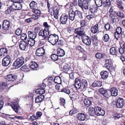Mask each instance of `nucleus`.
Returning a JSON list of instances; mask_svg holds the SVG:
<instances>
[{
	"label": "nucleus",
	"mask_w": 125,
	"mask_h": 125,
	"mask_svg": "<svg viewBox=\"0 0 125 125\" xmlns=\"http://www.w3.org/2000/svg\"><path fill=\"white\" fill-rule=\"evenodd\" d=\"M10 105L11 106L12 109L16 113H18L19 111L21 109V108L18 104V102L16 101H14Z\"/></svg>",
	"instance_id": "obj_4"
},
{
	"label": "nucleus",
	"mask_w": 125,
	"mask_h": 125,
	"mask_svg": "<svg viewBox=\"0 0 125 125\" xmlns=\"http://www.w3.org/2000/svg\"><path fill=\"white\" fill-rule=\"evenodd\" d=\"M100 75L102 79H106L108 76V73L107 71H103L101 72Z\"/></svg>",
	"instance_id": "obj_27"
},
{
	"label": "nucleus",
	"mask_w": 125,
	"mask_h": 125,
	"mask_svg": "<svg viewBox=\"0 0 125 125\" xmlns=\"http://www.w3.org/2000/svg\"><path fill=\"white\" fill-rule=\"evenodd\" d=\"M11 60L10 56L8 55L4 58L2 60V64L4 67H6L10 65Z\"/></svg>",
	"instance_id": "obj_5"
},
{
	"label": "nucleus",
	"mask_w": 125,
	"mask_h": 125,
	"mask_svg": "<svg viewBox=\"0 0 125 125\" xmlns=\"http://www.w3.org/2000/svg\"><path fill=\"white\" fill-rule=\"evenodd\" d=\"M58 56L55 54H53L51 56V59L53 60L57 61L58 60Z\"/></svg>",
	"instance_id": "obj_45"
},
{
	"label": "nucleus",
	"mask_w": 125,
	"mask_h": 125,
	"mask_svg": "<svg viewBox=\"0 0 125 125\" xmlns=\"http://www.w3.org/2000/svg\"><path fill=\"white\" fill-rule=\"evenodd\" d=\"M16 7L15 10H20L21 9L22 6L20 3H17Z\"/></svg>",
	"instance_id": "obj_48"
},
{
	"label": "nucleus",
	"mask_w": 125,
	"mask_h": 125,
	"mask_svg": "<svg viewBox=\"0 0 125 125\" xmlns=\"http://www.w3.org/2000/svg\"><path fill=\"white\" fill-rule=\"evenodd\" d=\"M58 8L56 5H54L51 7L49 10V12L50 14L54 15V17L57 19L58 18Z\"/></svg>",
	"instance_id": "obj_3"
},
{
	"label": "nucleus",
	"mask_w": 125,
	"mask_h": 125,
	"mask_svg": "<svg viewBox=\"0 0 125 125\" xmlns=\"http://www.w3.org/2000/svg\"><path fill=\"white\" fill-rule=\"evenodd\" d=\"M42 115V113L41 112H38L36 113V115L38 117H40Z\"/></svg>",
	"instance_id": "obj_63"
},
{
	"label": "nucleus",
	"mask_w": 125,
	"mask_h": 125,
	"mask_svg": "<svg viewBox=\"0 0 125 125\" xmlns=\"http://www.w3.org/2000/svg\"><path fill=\"white\" fill-rule=\"evenodd\" d=\"M75 18L78 20L81 19L83 18L82 13L80 10H77L74 11Z\"/></svg>",
	"instance_id": "obj_15"
},
{
	"label": "nucleus",
	"mask_w": 125,
	"mask_h": 125,
	"mask_svg": "<svg viewBox=\"0 0 125 125\" xmlns=\"http://www.w3.org/2000/svg\"><path fill=\"white\" fill-rule=\"evenodd\" d=\"M110 91L111 95L113 96H116L118 94V90L115 88L112 87L111 88Z\"/></svg>",
	"instance_id": "obj_24"
},
{
	"label": "nucleus",
	"mask_w": 125,
	"mask_h": 125,
	"mask_svg": "<svg viewBox=\"0 0 125 125\" xmlns=\"http://www.w3.org/2000/svg\"><path fill=\"white\" fill-rule=\"evenodd\" d=\"M33 14H35L37 16H40L41 13V11L39 10L36 9H33L32 10Z\"/></svg>",
	"instance_id": "obj_43"
},
{
	"label": "nucleus",
	"mask_w": 125,
	"mask_h": 125,
	"mask_svg": "<svg viewBox=\"0 0 125 125\" xmlns=\"http://www.w3.org/2000/svg\"><path fill=\"white\" fill-rule=\"evenodd\" d=\"M83 42L86 45H89L91 44V40L88 36L84 32L82 38Z\"/></svg>",
	"instance_id": "obj_7"
},
{
	"label": "nucleus",
	"mask_w": 125,
	"mask_h": 125,
	"mask_svg": "<svg viewBox=\"0 0 125 125\" xmlns=\"http://www.w3.org/2000/svg\"><path fill=\"white\" fill-rule=\"evenodd\" d=\"M95 2L97 7H101L103 5L102 0H94Z\"/></svg>",
	"instance_id": "obj_42"
},
{
	"label": "nucleus",
	"mask_w": 125,
	"mask_h": 125,
	"mask_svg": "<svg viewBox=\"0 0 125 125\" xmlns=\"http://www.w3.org/2000/svg\"><path fill=\"white\" fill-rule=\"evenodd\" d=\"M88 112L89 115L91 116H93L95 114L94 109L92 107L89 108Z\"/></svg>",
	"instance_id": "obj_37"
},
{
	"label": "nucleus",
	"mask_w": 125,
	"mask_h": 125,
	"mask_svg": "<svg viewBox=\"0 0 125 125\" xmlns=\"http://www.w3.org/2000/svg\"><path fill=\"white\" fill-rule=\"evenodd\" d=\"M91 0H83V3L87 4V5L88 7L90 4V2Z\"/></svg>",
	"instance_id": "obj_59"
},
{
	"label": "nucleus",
	"mask_w": 125,
	"mask_h": 125,
	"mask_svg": "<svg viewBox=\"0 0 125 125\" xmlns=\"http://www.w3.org/2000/svg\"><path fill=\"white\" fill-rule=\"evenodd\" d=\"M99 91L100 93L104 97L107 98L110 96L109 92L104 90L103 88H100L99 89Z\"/></svg>",
	"instance_id": "obj_11"
},
{
	"label": "nucleus",
	"mask_w": 125,
	"mask_h": 125,
	"mask_svg": "<svg viewBox=\"0 0 125 125\" xmlns=\"http://www.w3.org/2000/svg\"><path fill=\"white\" fill-rule=\"evenodd\" d=\"M111 4V2L110 0H105L104 2L103 5L104 7L107 5H110Z\"/></svg>",
	"instance_id": "obj_46"
},
{
	"label": "nucleus",
	"mask_w": 125,
	"mask_h": 125,
	"mask_svg": "<svg viewBox=\"0 0 125 125\" xmlns=\"http://www.w3.org/2000/svg\"><path fill=\"white\" fill-rule=\"evenodd\" d=\"M103 39L104 41L105 42H109L110 40L109 36L107 34H104L103 36Z\"/></svg>",
	"instance_id": "obj_44"
},
{
	"label": "nucleus",
	"mask_w": 125,
	"mask_h": 125,
	"mask_svg": "<svg viewBox=\"0 0 125 125\" xmlns=\"http://www.w3.org/2000/svg\"><path fill=\"white\" fill-rule=\"evenodd\" d=\"M5 78L7 81H13L17 78V76L16 75L10 74L6 76Z\"/></svg>",
	"instance_id": "obj_10"
},
{
	"label": "nucleus",
	"mask_w": 125,
	"mask_h": 125,
	"mask_svg": "<svg viewBox=\"0 0 125 125\" xmlns=\"http://www.w3.org/2000/svg\"><path fill=\"white\" fill-rule=\"evenodd\" d=\"M7 86V83L5 82H2L0 84V88H3V87H6Z\"/></svg>",
	"instance_id": "obj_56"
},
{
	"label": "nucleus",
	"mask_w": 125,
	"mask_h": 125,
	"mask_svg": "<svg viewBox=\"0 0 125 125\" xmlns=\"http://www.w3.org/2000/svg\"><path fill=\"white\" fill-rule=\"evenodd\" d=\"M17 4L16 3L12 2L11 5L10 6V8H12V9L15 10Z\"/></svg>",
	"instance_id": "obj_58"
},
{
	"label": "nucleus",
	"mask_w": 125,
	"mask_h": 125,
	"mask_svg": "<svg viewBox=\"0 0 125 125\" xmlns=\"http://www.w3.org/2000/svg\"><path fill=\"white\" fill-rule=\"evenodd\" d=\"M80 25L81 26L80 27H78L76 29H79V30L84 31V28L85 25V21L84 20H82L80 21Z\"/></svg>",
	"instance_id": "obj_28"
},
{
	"label": "nucleus",
	"mask_w": 125,
	"mask_h": 125,
	"mask_svg": "<svg viewBox=\"0 0 125 125\" xmlns=\"http://www.w3.org/2000/svg\"><path fill=\"white\" fill-rule=\"evenodd\" d=\"M121 28L120 27L117 28L116 29V31L115 32V39L117 40L120 37L121 33Z\"/></svg>",
	"instance_id": "obj_16"
},
{
	"label": "nucleus",
	"mask_w": 125,
	"mask_h": 125,
	"mask_svg": "<svg viewBox=\"0 0 125 125\" xmlns=\"http://www.w3.org/2000/svg\"><path fill=\"white\" fill-rule=\"evenodd\" d=\"M114 12L118 16L121 18H124L125 17V15L121 11H115Z\"/></svg>",
	"instance_id": "obj_39"
},
{
	"label": "nucleus",
	"mask_w": 125,
	"mask_h": 125,
	"mask_svg": "<svg viewBox=\"0 0 125 125\" xmlns=\"http://www.w3.org/2000/svg\"><path fill=\"white\" fill-rule=\"evenodd\" d=\"M74 86L76 89H82L81 81L79 79L76 78L75 80Z\"/></svg>",
	"instance_id": "obj_12"
},
{
	"label": "nucleus",
	"mask_w": 125,
	"mask_h": 125,
	"mask_svg": "<svg viewBox=\"0 0 125 125\" xmlns=\"http://www.w3.org/2000/svg\"><path fill=\"white\" fill-rule=\"evenodd\" d=\"M12 2L16 3H21L22 2V0H11Z\"/></svg>",
	"instance_id": "obj_62"
},
{
	"label": "nucleus",
	"mask_w": 125,
	"mask_h": 125,
	"mask_svg": "<svg viewBox=\"0 0 125 125\" xmlns=\"http://www.w3.org/2000/svg\"><path fill=\"white\" fill-rule=\"evenodd\" d=\"M48 40L53 45H55L57 43L58 40V36L56 34H51L49 36Z\"/></svg>",
	"instance_id": "obj_1"
},
{
	"label": "nucleus",
	"mask_w": 125,
	"mask_h": 125,
	"mask_svg": "<svg viewBox=\"0 0 125 125\" xmlns=\"http://www.w3.org/2000/svg\"><path fill=\"white\" fill-rule=\"evenodd\" d=\"M69 18L70 20L73 21L74 20L75 16L74 14V12L72 9H70L69 12Z\"/></svg>",
	"instance_id": "obj_25"
},
{
	"label": "nucleus",
	"mask_w": 125,
	"mask_h": 125,
	"mask_svg": "<svg viewBox=\"0 0 125 125\" xmlns=\"http://www.w3.org/2000/svg\"><path fill=\"white\" fill-rule=\"evenodd\" d=\"M2 27L3 30L6 31L8 30L10 27L9 21L7 20H4L3 23Z\"/></svg>",
	"instance_id": "obj_13"
},
{
	"label": "nucleus",
	"mask_w": 125,
	"mask_h": 125,
	"mask_svg": "<svg viewBox=\"0 0 125 125\" xmlns=\"http://www.w3.org/2000/svg\"><path fill=\"white\" fill-rule=\"evenodd\" d=\"M57 53L59 57L63 56L65 54L64 50L60 48L57 49Z\"/></svg>",
	"instance_id": "obj_32"
},
{
	"label": "nucleus",
	"mask_w": 125,
	"mask_h": 125,
	"mask_svg": "<svg viewBox=\"0 0 125 125\" xmlns=\"http://www.w3.org/2000/svg\"><path fill=\"white\" fill-rule=\"evenodd\" d=\"M22 32V30L21 29H18L16 30L15 33L16 35L19 36L21 34Z\"/></svg>",
	"instance_id": "obj_55"
},
{
	"label": "nucleus",
	"mask_w": 125,
	"mask_h": 125,
	"mask_svg": "<svg viewBox=\"0 0 125 125\" xmlns=\"http://www.w3.org/2000/svg\"><path fill=\"white\" fill-rule=\"evenodd\" d=\"M83 0L82 3L81 0H78V5L83 9L84 8L86 10L88 9V8L87 5V4H83Z\"/></svg>",
	"instance_id": "obj_23"
},
{
	"label": "nucleus",
	"mask_w": 125,
	"mask_h": 125,
	"mask_svg": "<svg viewBox=\"0 0 125 125\" xmlns=\"http://www.w3.org/2000/svg\"><path fill=\"white\" fill-rule=\"evenodd\" d=\"M45 92V90L43 89L39 88L35 91V93L37 94L42 95Z\"/></svg>",
	"instance_id": "obj_36"
},
{
	"label": "nucleus",
	"mask_w": 125,
	"mask_h": 125,
	"mask_svg": "<svg viewBox=\"0 0 125 125\" xmlns=\"http://www.w3.org/2000/svg\"><path fill=\"white\" fill-rule=\"evenodd\" d=\"M44 97V96L43 95H41L38 96L35 98V103H38L41 102L43 99Z\"/></svg>",
	"instance_id": "obj_29"
},
{
	"label": "nucleus",
	"mask_w": 125,
	"mask_h": 125,
	"mask_svg": "<svg viewBox=\"0 0 125 125\" xmlns=\"http://www.w3.org/2000/svg\"><path fill=\"white\" fill-rule=\"evenodd\" d=\"M102 85V82L101 81H94L92 84V86L93 87H100Z\"/></svg>",
	"instance_id": "obj_31"
},
{
	"label": "nucleus",
	"mask_w": 125,
	"mask_h": 125,
	"mask_svg": "<svg viewBox=\"0 0 125 125\" xmlns=\"http://www.w3.org/2000/svg\"><path fill=\"white\" fill-rule=\"evenodd\" d=\"M68 19V16L66 14H62L60 18V21L62 24H65L66 23Z\"/></svg>",
	"instance_id": "obj_8"
},
{
	"label": "nucleus",
	"mask_w": 125,
	"mask_h": 125,
	"mask_svg": "<svg viewBox=\"0 0 125 125\" xmlns=\"http://www.w3.org/2000/svg\"><path fill=\"white\" fill-rule=\"evenodd\" d=\"M65 103V99H64L63 98H60V104L62 106L64 105Z\"/></svg>",
	"instance_id": "obj_53"
},
{
	"label": "nucleus",
	"mask_w": 125,
	"mask_h": 125,
	"mask_svg": "<svg viewBox=\"0 0 125 125\" xmlns=\"http://www.w3.org/2000/svg\"><path fill=\"white\" fill-rule=\"evenodd\" d=\"M125 103L124 100L122 98H119L116 102V106L118 108H122Z\"/></svg>",
	"instance_id": "obj_9"
},
{
	"label": "nucleus",
	"mask_w": 125,
	"mask_h": 125,
	"mask_svg": "<svg viewBox=\"0 0 125 125\" xmlns=\"http://www.w3.org/2000/svg\"><path fill=\"white\" fill-rule=\"evenodd\" d=\"M97 6L94 5H92L90 7L89 10L91 13H94L97 12Z\"/></svg>",
	"instance_id": "obj_26"
},
{
	"label": "nucleus",
	"mask_w": 125,
	"mask_h": 125,
	"mask_svg": "<svg viewBox=\"0 0 125 125\" xmlns=\"http://www.w3.org/2000/svg\"><path fill=\"white\" fill-rule=\"evenodd\" d=\"M37 7V3L34 1H32V9H36Z\"/></svg>",
	"instance_id": "obj_49"
},
{
	"label": "nucleus",
	"mask_w": 125,
	"mask_h": 125,
	"mask_svg": "<svg viewBox=\"0 0 125 125\" xmlns=\"http://www.w3.org/2000/svg\"><path fill=\"white\" fill-rule=\"evenodd\" d=\"M61 91L62 92H63L68 95H69L70 93V90L68 89H64L62 90Z\"/></svg>",
	"instance_id": "obj_54"
},
{
	"label": "nucleus",
	"mask_w": 125,
	"mask_h": 125,
	"mask_svg": "<svg viewBox=\"0 0 125 125\" xmlns=\"http://www.w3.org/2000/svg\"><path fill=\"white\" fill-rule=\"evenodd\" d=\"M70 66L67 64L64 65L63 66V71L66 73H68L70 71Z\"/></svg>",
	"instance_id": "obj_40"
},
{
	"label": "nucleus",
	"mask_w": 125,
	"mask_h": 125,
	"mask_svg": "<svg viewBox=\"0 0 125 125\" xmlns=\"http://www.w3.org/2000/svg\"><path fill=\"white\" fill-rule=\"evenodd\" d=\"M77 117L79 120L84 121L86 118V115L82 113H79Z\"/></svg>",
	"instance_id": "obj_20"
},
{
	"label": "nucleus",
	"mask_w": 125,
	"mask_h": 125,
	"mask_svg": "<svg viewBox=\"0 0 125 125\" xmlns=\"http://www.w3.org/2000/svg\"><path fill=\"white\" fill-rule=\"evenodd\" d=\"M84 102L85 106L87 107L90 106L92 104L91 101L88 98L85 99L84 101Z\"/></svg>",
	"instance_id": "obj_30"
},
{
	"label": "nucleus",
	"mask_w": 125,
	"mask_h": 125,
	"mask_svg": "<svg viewBox=\"0 0 125 125\" xmlns=\"http://www.w3.org/2000/svg\"><path fill=\"white\" fill-rule=\"evenodd\" d=\"M77 112V111L75 109H73L70 111L69 114L70 115H72L76 113Z\"/></svg>",
	"instance_id": "obj_51"
},
{
	"label": "nucleus",
	"mask_w": 125,
	"mask_h": 125,
	"mask_svg": "<svg viewBox=\"0 0 125 125\" xmlns=\"http://www.w3.org/2000/svg\"><path fill=\"white\" fill-rule=\"evenodd\" d=\"M11 40L12 42L14 43H16L18 41V38L15 36H13L12 37Z\"/></svg>",
	"instance_id": "obj_47"
},
{
	"label": "nucleus",
	"mask_w": 125,
	"mask_h": 125,
	"mask_svg": "<svg viewBox=\"0 0 125 125\" xmlns=\"http://www.w3.org/2000/svg\"><path fill=\"white\" fill-rule=\"evenodd\" d=\"M38 65L36 62L32 61V70H37L38 69Z\"/></svg>",
	"instance_id": "obj_35"
},
{
	"label": "nucleus",
	"mask_w": 125,
	"mask_h": 125,
	"mask_svg": "<svg viewBox=\"0 0 125 125\" xmlns=\"http://www.w3.org/2000/svg\"><path fill=\"white\" fill-rule=\"evenodd\" d=\"M44 53V50L43 47L37 49L35 52L36 55L39 56H43Z\"/></svg>",
	"instance_id": "obj_14"
},
{
	"label": "nucleus",
	"mask_w": 125,
	"mask_h": 125,
	"mask_svg": "<svg viewBox=\"0 0 125 125\" xmlns=\"http://www.w3.org/2000/svg\"><path fill=\"white\" fill-rule=\"evenodd\" d=\"M100 25H99L98 24H96L95 25L92 26L91 29V32L94 34L96 33L99 31Z\"/></svg>",
	"instance_id": "obj_19"
},
{
	"label": "nucleus",
	"mask_w": 125,
	"mask_h": 125,
	"mask_svg": "<svg viewBox=\"0 0 125 125\" xmlns=\"http://www.w3.org/2000/svg\"><path fill=\"white\" fill-rule=\"evenodd\" d=\"M12 10V8H10V6L9 8H8L7 9L6 11V12L7 13H9L11 12Z\"/></svg>",
	"instance_id": "obj_64"
},
{
	"label": "nucleus",
	"mask_w": 125,
	"mask_h": 125,
	"mask_svg": "<svg viewBox=\"0 0 125 125\" xmlns=\"http://www.w3.org/2000/svg\"><path fill=\"white\" fill-rule=\"evenodd\" d=\"M24 58L21 57L17 58L13 64V66H15L16 68H18L21 66L24 63Z\"/></svg>",
	"instance_id": "obj_2"
},
{
	"label": "nucleus",
	"mask_w": 125,
	"mask_h": 125,
	"mask_svg": "<svg viewBox=\"0 0 125 125\" xmlns=\"http://www.w3.org/2000/svg\"><path fill=\"white\" fill-rule=\"evenodd\" d=\"M104 66L109 71L112 69V66L111 60L110 59L106 60Z\"/></svg>",
	"instance_id": "obj_17"
},
{
	"label": "nucleus",
	"mask_w": 125,
	"mask_h": 125,
	"mask_svg": "<svg viewBox=\"0 0 125 125\" xmlns=\"http://www.w3.org/2000/svg\"><path fill=\"white\" fill-rule=\"evenodd\" d=\"M98 113L96 114L97 116H104L105 114V112L103 110H102L101 109V110H100Z\"/></svg>",
	"instance_id": "obj_50"
},
{
	"label": "nucleus",
	"mask_w": 125,
	"mask_h": 125,
	"mask_svg": "<svg viewBox=\"0 0 125 125\" xmlns=\"http://www.w3.org/2000/svg\"><path fill=\"white\" fill-rule=\"evenodd\" d=\"M108 15L111 20L112 21V22L113 23L116 21V17L112 13H108Z\"/></svg>",
	"instance_id": "obj_34"
},
{
	"label": "nucleus",
	"mask_w": 125,
	"mask_h": 125,
	"mask_svg": "<svg viewBox=\"0 0 125 125\" xmlns=\"http://www.w3.org/2000/svg\"><path fill=\"white\" fill-rule=\"evenodd\" d=\"M81 83L82 88H86L87 86V81L85 79L81 80Z\"/></svg>",
	"instance_id": "obj_33"
},
{
	"label": "nucleus",
	"mask_w": 125,
	"mask_h": 125,
	"mask_svg": "<svg viewBox=\"0 0 125 125\" xmlns=\"http://www.w3.org/2000/svg\"><path fill=\"white\" fill-rule=\"evenodd\" d=\"M49 34L48 29L47 27H45L44 29L43 30H41L39 33L40 36L44 37L45 39L47 38Z\"/></svg>",
	"instance_id": "obj_6"
},
{
	"label": "nucleus",
	"mask_w": 125,
	"mask_h": 125,
	"mask_svg": "<svg viewBox=\"0 0 125 125\" xmlns=\"http://www.w3.org/2000/svg\"><path fill=\"white\" fill-rule=\"evenodd\" d=\"M104 55L105 54L104 53L98 52L95 54V56L97 58L100 59L103 58Z\"/></svg>",
	"instance_id": "obj_38"
},
{
	"label": "nucleus",
	"mask_w": 125,
	"mask_h": 125,
	"mask_svg": "<svg viewBox=\"0 0 125 125\" xmlns=\"http://www.w3.org/2000/svg\"><path fill=\"white\" fill-rule=\"evenodd\" d=\"M20 39L23 40H26L27 39L26 34L25 33H22L21 35Z\"/></svg>",
	"instance_id": "obj_52"
},
{
	"label": "nucleus",
	"mask_w": 125,
	"mask_h": 125,
	"mask_svg": "<svg viewBox=\"0 0 125 125\" xmlns=\"http://www.w3.org/2000/svg\"><path fill=\"white\" fill-rule=\"evenodd\" d=\"M101 108L99 107H95L94 109L95 114H96L98 113V112H99L100 110H101Z\"/></svg>",
	"instance_id": "obj_57"
},
{
	"label": "nucleus",
	"mask_w": 125,
	"mask_h": 125,
	"mask_svg": "<svg viewBox=\"0 0 125 125\" xmlns=\"http://www.w3.org/2000/svg\"><path fill=\"white\" fill-rule=\"evenodd\" d=\"M27 45V42L24 41H21L19 47L21 50H25Z\"/></svg>",
	"instance_id": "obj_21"
},
{
	"label": "nucleus",
	"mask_w": 125,
	"mask_h": 125,
	"mask_svg": "<svg viewBox=\"0 0 125 125\" xmlns=\"http://www.w3.org/2000/svg\"><path fill=\"white\" fill-rule=\"evenodd\" d=\"M63 40H59L58 41L57 43L58 45H62L63 44Z\"/></svg>",
	"instance_id": "obj_61"
},
{
	"label": "nucleus",
	"mask_w": 125,
	"mask_h": 125,
	"mask_svg": "<svg viewBox=\"0 0 125 125\" xmlns=\"http://www.w3.org/2000/svg\"><path fill=\"white\" fill-rule=\"evenodd\" d=\"M118 53V50L117 48L115 47H112L110 49V53L111 55H116Z\"/></svg>",
	"instance_id": "obj_22"
},
{
	"label": "nucleus",
	"mask_w": 125,
	"mask_h": 125,
	"mask_svg": "<svg viewBox=\"0 0 125 125\" xmlns=\"http://www.w3.org/2000/svg\"><path fill=\"white\" fill-rule=\"evenodd\" d=\"M54 82L56 83L61 84L62 80L60 77L59 76L55 77L53 80Z\"/></svg>",
	"instance_id": "obj_41"
},
{
	"label": "nucleus",
	"mask_w": 125,
	"mask_h": 125,
	"mask_svg": "<svg viewBox=\"0 0 125 125\" xmlns=\"http://www.w3.org/2000/svg\"><path fill=\"white\" fill-rule=\"evenodd\" d=\"M84 31L79 30V29H74V33L77 34V35L75 36L74 37L79 38L80 37H82L84 33Z\"/></svg>",
	"instance_id": "obj_18"
},
{
	"label": "nucleus",
	"mask_w": 125,
	"mask_h": 125,
	"mask_svg": "<svg viewBox=\"0 0 125 125\" xmlns=\"http://www.w3.org/2000/svg\"><path fill=\"white\" fill-rule=\"evenodd\" d=\"M105 28L106 31L109 30L110 28V24L107 23L105 25Z\"/></svg>",
	"instance_id": "obj_60"
}]
</instances>
